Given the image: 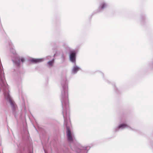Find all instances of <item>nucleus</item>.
I'll use <instances>...</instances> for the list:
<instances>
[{
  "label": "nucleus",
  "mask_w": 153,
  "mask_h": 153,
  "mask_svg": "<svg viewBox=\"0 0 153 153\" xmlns=\"http://www.w3.org/2000/svg\"><path fill=\"white\" fill-rule=\"evenodd\" d=\"M68 81L66 78L61 81V101L62 108V114L64 124L66 127V134L68 141L73 150L78 153H85L87 150V147L82 146L76 140L73 132L71 131V121L69 119V108L68 99Z\"/></svg>",
  "instance_id": "f257e3e1"
},
{
  "label": "nucleus",
  "mask_w": 153,
  "mask_h": 153,
  "mask_svg": "<svg viewBox=\"0 0 153 153\" xmlns=\"http://www.w3.org/2000/svg\"><path fill=\"white\" fill-rule=\"evenodd\" d=\"M10 45L11 48L10 51L13 54V58L12 60L13 62L15 63L17 66H19L20 63V60L22 62H24L25 59L24 58H20L18 55L15 50L13 49V46L12 44H10Z\"/></svg>",
  "instance_id": "f03ea898"
},
{
  "label": "nucleus",
  "mask_w": 153,
  "mask_h": 153,
  "mask_svg": "<svg viewBox=\"0 0 153 153\" xmlns=\"http://www.w3.org/2000/svg\"><path fill=\"white\" fill-rule=\"evenodd\" d=\"M125 128H127L131 130H133V129L128 125L126 123H123L119 125L117 127L114 128L113 129V131L114 132H117L120 129H123Z\"/></svg>",
  "instance_id": "7ed1b4c3"
},
{
  "label": "nucleus",
  "mask_w": 153,
  "mask_h": 153,
  "mask_svg": "<svg viewBox=\"0 0 153 153\" xmlns=\"http://www.w3.org/2000/svg\"><path fill=\"white\" fill-rule=\"evenodd\" d=\"M69 59L71 62L75 64L76 62V52L75 50L70 51L69 53Z\"/></svg>",
  "instance_id": "20e7f679"
},
{
  "label": "nucleus",
  "mask_w": 153,
  "mask_h": 153,
  "mask_svg": "<svg viewBox=\"0 0 153 153\" xmlns=\"http://www.w3.org/2000/svg\"><path fill=\"white\" fill-rule=\"evenodd\" d=\"M51 59V56H48L45 58L35 59L32 58L30 59V61L33 63H37L42 62L45 60V59L49 60Z\"/></svg>",
  "instance_id": "39448f33"
},
{
  "label": "nucleus",
  "mask_w": 153,
  "mask_h": 153,
  "mask_svg": "<svg viewBox=\"0 0 153 153\" xmlns=\"http://www.w3.org/2000/svg\"><path fill=\"white\" fill-rule=\"evenodd\" d=\"M108 6V4L105 1L101 2L99 6V8L100 10H103Z\"/></svg>",
  "instance_id": "423d86ee"
},
{
  "label": "nucleus",
  "mask_w": 153,
  "mask_h": 153,
  "mask_svg": "<svg viewBox=\"0 0 153 153\" xmlns=\"http://www.w3.org/2000/svg\"><path fill=\"white\" fill-rule=\"evenodd\" d=\"M80 70L81 68L77 66L76 65H75L73 67L72 69L71 73L73 74H75L78 71Z\"/></svg>",
  "instance_id": "0eeeda50"
},
{
  "label": "nucleus",
  "mask_w": 153,
  "mask_h": 153,
  "mask_svg": "<svg viewBox=\"0 0 153 153\" xmlns=\"http://www.w3.org/2000/svg\"><path fill=\"white\" fill-rule=\"evenodd\" d=\"M54 59H53L51 60L48 61V64L49 67H51L53 66L54 62Z\"/></svg>",
  "instance_id": "6e6552de"
},
{
  "label": "nucleus",
  "mask_w": 153,
  "mask_h": 153,
  "mask_svg": "<svg viewBox=\"0 0 153 153\" xmlns=\"http://www.w3.org/2000/svg\"><path fill=\"white\" fill-rule=\"evenodd\" d=\"M62 58L63 60H64L65 59V57L63 56H62Z\"/></svg>",
  "instance_id": "1a4fd4ad"
},
{
  "label": "nucleus",
  "mask_w": 153,
  "mask_h": 153,
  "mask_svg": "<svg viewBox=\"0 0 153 153\" xmlns=\"http://www.w3.org/2000/svg\"><path fill=\"white\" fill-rule=\"evenodd\" d=\"M44 151L45 152V153H46V152H45V150H44Z\"/></svg>",
  "instance_id": "9d476101"
}]
</instances>
